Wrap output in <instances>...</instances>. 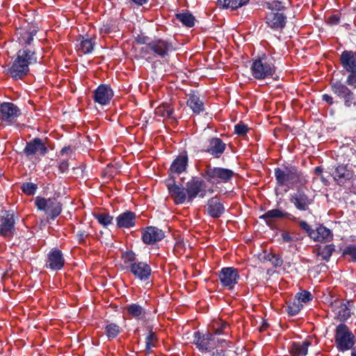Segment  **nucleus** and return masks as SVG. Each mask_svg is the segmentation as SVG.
Listing matches in <instances>:
<instances>
[{
    "label": "nucleus",
    "mask_w": 356,
    "mask_h": 356,
    "mask_svg": "<svg viewBox=\"0 0 356 356\" xmlns=\"http://www.w3.org/2000/svg\"><path fill=\"white\" fill-rule=\"evenodd\" d=\"M36 62L35 49L22 48L17 51L6 73L15 80L22 79L29 74V65Z\"/></svg>",
    "instance_id": "obj_1"
},
{
    "label": "nucleus",
    "mask_w": 356,
    "mask_h": 356,
    "mask_svg": "<svg viewBox=\"0 0 356 356\" xmlns=\"http://www.w3.org/2000/svg\"><path fill=\"white\" fill-rule=\"evenodd\" d=\"M275 177L280 186H286L289 188L300 187L308 182L304 173L294 165H283L275 169Z\"/></svg>",
    "instance_id": "obj_2"
},
{
    "label": "nucleus",
    "mask_w": 356,
    "mask_h": 356,
    "mask_svg": "<svg viewBox=\"0 0 356 356\" xmlns=\"http://www.w3.org/2000/svg\"><path fill=\"white\" fill-rule=\"evenodd\" d=\"M122 259L126 269L131 272L136 279L141 281L149 279L152 274L150 266L146 262L139 261L133 251H127L122 253Z\"/></svg>",
    "instance_id": "obj_3"
},
{
    "label": "nucleus",
    "mask_w": 356,
    "mask_h": 356,
    "mask_svg": "<svg viewBox=\"0 0 356 356\" xmlns=\"http://www.w3.org/2000/svg\"><path fill=\"white\" fill-rule=\"evenodd\" d=\"M193 343L200 351L207 353L216 348L229 347L232 343L226 339L215 337L211 332L202 333L197 331L194 332Z\"/></svg>",
    "instance_id": "obj_4"
},
{
    "label": "nucleus",
    "mask_w": 356,
    "mask_h": 356,
    "mask_svg": "<svg viewBox=\"0 0 356 356\" xmlns=\"http://www.w3.org/2000/svg\"><path fill=\"white\" fill-rule=\"evenodd\" d=\"M250 70L253 77L261 80L271 77L275 73L276 67L273 58L264 54L253 60Z\"/></svg>",
    "instance_id": "obj_5"
},
{
    "label": "nucleus",
    "mask_w": 356,
    "mask_h": 356,
    "mask_svg": "<svg viewBox=\"0 0 356 356\" xmlns=\"http://www.w3.org/2000/svg\"><path fill=\"white\" fill-rule=\"evenodd\" d=\"M174 50L175 48L170 41L163 38H155L146 43V45L141 49V53L145 56L153 54L154 57L164 58Z\"/></svg>",
    "instance_id": "obj_6"
},
{
    "label": "nucleus",
    "mask_w": 356,
    "mask_h": 356,
    "mask_svg": "<svg viewBox=\"0 0 356 356\" xmlns=\"http://www.w3.org/2000/svg\"><path fill=\"white\" fill-rule=\"evenodd\" d=\"M330 86L332 92L343 104L345 107L356 106V95L348 87V85L346 83L332 80Z\"/></svg>",
    "instance_id": "obj_7"
},
{
    "label": "nucleus",
    "mask_w": 356,
    "mask_h": 356,
    "mask_svg": "<svg viewBox=\"0 0 356 356\" xmlns=\"http://www.w3.org/2000/svg\"><path fill=\"white\" fill-rule=\"evenodd\" d=\"M340 64L348 73L346 83L353 89H356V52L345 50L340 56Z\"/></svg>",
    "instance_id": "obj_8"
},
{
    "label": "nucleus",
    "mask_w": 356,
    "mask_h": 356,
    "mask_svg": "<svg viewBox=\"0 0 356 356\" xmlns=\"http://www.w3.org/2000/svg\"><path fill=\"white\" fill-rule=\"evenodd\" d=\"M334 341L337 350L340 352H344L354 346L355 337L346 325L341 323L336 327Z\"/></svg>",
    "instance_id": "obj_9"
},
{
    "label": "nucleus",
    "mask_w": 356,
    "mask_h": 356,
    "mask_svg": "<svg viewBox=\"0 0 356 356\" xmlns=\"http://www.w3.org/2000/svg\"><path fill=\"white\" fill-rule=\"evenodd\" d=\"M186 191L187 193L188 202H192L197 196L203 198L207 193L211 194L213 193L212 188L206 189L205 181L198 177H193L186 184Z\"/></svg>",
    "instance_id": "obj_10"
},
{
    "label": "nucleus",
    "mask_w": 356,
    "mask_h": 356,
    "mask_svg": "<svg viewBox=\"0 0 356 356\" xmlns=\"http://www.w3.org/2000/svg\"><path fill=\"white\" fill-rule=\"evenodd\" d=\"M34 202L37 209L44 211L51 220H54L62 211V204L56 198L47 199L37 196Z\"/></svg>",
    "instance_id": "obj_11"
},
{
    "label": "nucleus",
    "mask_w": 356,
    "mask_h": 356,
    "mask_svg": "<svg viewBox=\"0 0 356 356\" xmlns=\"http://www.w3.org/2000/svg\"><path fill=\"white\" fill-rule=\"evenodd\" d=\"M234 175V172L232 170L211 165H207L202 174L206 180L212 184L227 182Z\"/></svg>",
    "instance_id": "obj_12"
},
{
    "label": "nucleus",
    "mask_w": 356,
    "mask_h": 356,
    "mask_svg": "<svg viewBox=\"0 0 356 356\" xmlns=\"http://www.w3.org/2000/svg\"><path fill=\"white\" fill-rule=\"evenodd\" d=\"M16 233L15 215L10 211H4L0 215V236L11 239Z\"/></svg>",
    "instance_id": "obj_13"
},
{
    "label": "nucleus",
    "mask_w": 356,
    "mask_h": 356,
    "mask_svg": "<svg viewBox=\"0 0 356 356\" xmlns=\"http://www.w3.org/2000/svg\"><path fill=\"white\" fill-rule=\"evenodd\" d=\"M330 175L337 184L341 186L351 182L355 177L352 166L343 164L338 165L333 168Z\"/></svg>",
    "instance_id": "obj_14"
},
{
    "label": "nucleus",
    "mask_w": 356,
    "mask_h": 356,
    "mask_svg": "<svg viewBox=\"0 0 356 356\" xmlns=\"http://www.w3.org/2000/svg\"><path fill=\"white\" fill-rule=\"evenodd\" d=\"M218 278L221 285L230 290L234 289L238 283L240 275L236 268L234 267H225L219 271Z\"/></svg>",
    "instance_id": "obj_15"
},
{
    "label": "nucleus",
    "mask_w": 356,
    "mask_h": 356,
    "mask_svg": "<svg viewBox=\"0 0 356 356\" xmlns=\"http://www.w3.org/2000/svg\"><path fill=\"white\" fill-rule=\"evenodd\" d=\"M166 186L170 197L175 204H181L186 201L188 202L186 187L178 185L174 179H170L166 181Z\"/></svg>",
    "instance_id": "obj_16"
},
{
    "label": "nucleus",
    "mask_w": 356,
    "mask_h": 356,
    "mask_svg": "<svg viewBox=\"0 0 356 356\" xmlns=\"http://www.w3.org/2000/svg\"><path fill=\"white\" fill-rule=\"evenodd\" d=\"M290 202L298 210L305 211L309 210V206L314 202V200L305 193V190L299 188L291 195Z\"/></svg>",
    "instance_id": "obj_17"
},
{
    "label": "nucleus",
    "mask_w": 356,
    "mask_h": 356,
    "mask_svg": "<svg viewBox=\"0 0 356 356\" xmlns=\"http://www.w3.org/2000/svg\"><path fill=\"white\" fill-rule=\"evenodd\" d=\"M21 113V110L13 103L3 102L0 105V118L3 122L13 123Z\"/></svg>",
    "instance_id": "obj_18"
},
{
    "label": "nucleus",
    "mask_w": 356,
    "mask_h": 356,
    "mask_svg": "<svg viewBox=\"0 0 356 356\" xmlns=\"http://www.w3.org/2000/svg\"><path fill=\"white\" fill-rule=\"evenodd\" d=\"M348 305L349 302L341 299L335 300L332 302L330 308L334 313V318H337L341 321L348 319L351 314Z\"/></svg>",
    "instance_id": "obj_19"
},
{
    "label": "nucleus",
    "mask_w": 356,
    "mask_h": 356,
    "mask_svg": "<svg viewBox=\"0 0 356 356\" xmlns=\"http://www.w3.org/2000/svg\"><path fill=\"white\" fill-rule=\"evenodd\" d=\"M65 264V259L62 252L57 249H51L47 254L46 268L52 270H60Z\"/></svg>",
    "instance_id": "obj_20"
},
{
    "label": "nucleus",
    "mask_w": 356,
    "mask_h": 356,
    "mask_svg": "<svg viewBox=\"0 0 356 356\" xmlns=\"http://www.w3.org/2000/svg\"><path fill=\"white\" fill-rule=\"evenodd\" d=\"M113 97V90L109 86L105 84L99 85L94 91L93 94L95 102L102 106L109 104Z\"/></svg>",
    "instance_id": "obj_21"
},
{
    "label": "nucleus",
    "mask_w": 356,
    "mask_h": 356,
    "mask_svg": "<svg viewBox=\"0 0 356 356\" xmlns=\"http://www.w3.org/2000/svg\"><path fill=\"white\" fill-rule=\"evenodd\" d=\"M205 208L208 215L213 218H220L225 210L223 204L217 196L209 199Z\"/></svg>",
    "instance_id": "obj_22"
},
{
    "label": "nucleus",
    "mask_w": 356,
    "mask_h": 356,
    "mask_svg": "<svg viewBox=\"0 0 356 356\" xmlns=\"http://www.w3.org/2000/svg\"><path fill=\"white\" fill-rule=\"evenodd\" d=\"M165 236L164 232L155 227H147L143 232L142 239L147 245L154 244L161 241Z\"/></svg>",
    "instance_id": "obj_23"
},
{
    "label": "nucleus",
    "mask_w": 356,
    "mask_h": 356,
    "mask_svg": "<svg viewBox=\"0 0 356 356\" xmlns=\"http://www.w3.org/2000/svg\"><path fill=\"white\" fill-rule=\"evenodd\" d=\"M266 22L275 30H282L286 23V17L283 13L270 12L266 15Z\"/></svg>",
    "instance_id": "obj_24"
},
{
    "label": "nucleus",
    "mask_w": 356,
    "mask_h": 356,
    "mask_svg": "<svg viewBox=\"0 0 356 356\" xmlns=\"http://www.w3.org/2000/svg\"><path fill=\"white\" fill-rule=\"evenodd\" d=\"M37 30L35 29H24L19 28L17 30L16 35L17 40L23 48H29L34 49L31 47V42L33 40V37L36 35Z\"/></svg>",
    "instance_id": "obj_25"
},
{
    "label": "nucleus",
    "mask_w": 356,
    "mask_h": 356,
    "mask_svg": "<svg viewBox=\"0 0 356 356\" xmlns=\"http://www.w3.org/2000/svg\"><path fill=\"white\" fill-rule=\"evenodd\" d=\"M116 225L120 229H130L136 225V215L131 211H126L115 218Z\"/></svg>",
    "instance_id": "obj_26"
},
{
    "label": "nucleus",
    "mask_w": 356,
    "mask_h": 356,
    "mask_svg": "<svg viewBox=\"0 0 356 356\" xmlns=\"http://www.w3.org/2000/svg\"><path fill=\"white\" fill-rule=\"evenodd\" d=\"M47 147L40 138H36L28 143L24 149L26 156L34 155L38 153L44 155L47 153Z\"/></svg>",
    "instance_id": "obj_27"
},
{
    "label": "nucleus",
    "mask_w": 356,
    "mask_h": 356,
    "mask_svg": "<svg viewBox=\"0 0 356 356\" xmlns=\"http://www.w3.org/2000/svg\"><path fill=\"white\" fill-rule=\"evenodd\" d=\"M260 218L264 219L268 226L272 225L273 218H286L293 221L296 220V218L292 214L277 209L268 211L261 216Z\"/></svg>",
    "instance_id": "obj_28"
},
{
    "label": "nucleus",
    "mask_w": 356,
    "mask_h": 356,
    "mask_svg": "<svg viewBox=\"0 0 356 356\" xmlns=\"http://www.w3.org/2000/svg\"><path fill=\"white\" fill-rule=\"evenodd\" d=\"M226 144L218 138H213L209 140V145L205 152L211 154L214 158H220L225 152Z\"/></svg>",
    "instance_id": "obj_29"
},
{
    "label": "nucleus",
    "mask_w": 356,
    "mask_h": 356,
    "mask_svg": "<svg viewBox=\"0 0 356 356\" xmlns=\"http://www.w3.org/2000/svg\"><path fill=\"white\" fill-rule=\"evenodd\" d=\"M309 237L314 241L327 242L332 240L333 235L330 229L320 225L309 233Z\"/></svg>",
    "instance_id": "obj_30"
},
{
    "label": "nucleus",
    "mask_w": 356,
    "mask_h": 356,
    "mask_svg": "<svg viewBox=\"0 0 356 356\" xmlns=\"http://www.w3.org/2000/svg\"><path fill=\"white\" fill-rule=\"evenodd\" d=\"M188 161L186 152L179 154L172 163L170 168V172L179 175L184 172L188 165Z\"/></svg>",
    "instance_id": "obj_31"
},
{
    "label": "nucleus",
    "mask_w": 356,
    "mask_h": 356,
    "mask_svg": "<svg viewBox=\"0 0 356 356\" xmlns=\"http://www.w3.org/2000/svg\"><path fill=\"white\" fill-rule=\"evenodd\" d=\"M310 345L311 342L309 340H305L302 342H293L289 348V352L291 356H306Z\"/></svg>",
    "instance_id": "obj_32"
},
{
    "label": "nucleus",
    "mask_w": 356,
    "mask_h": 356,
    "mask_svg": "<svg viewBox=\"0 0 356 356\" xmlns=\"http://www.w3.org/2000/svg\"><path fill=\"white\" fill-rule=\"evenodd\" d=\"M186 104L195 114L200 113L204 109L203 102L200 100L199 96L194 92L188 95Z\"/></svg>",
    "instance_id": "obj_33"
},
{
    "label": "nucleus",
    "mask_w": 356,
    "mask_h": 356,
    "mask_svg": "<svg viewBox=\"0 0 356 356\" xmlns=\"http://www.w3.org/2000/svg\"><path fill=\"white\" fill-rule=\"evenodd\" d=\"M212 332L214 337L222 334H229L231 332L229 325L222 320L215 321L212 325Z\"/></svg>",
    "instance_id": "obj_34"
},
{
    "label": "nucleus",
    "mask_w": 356,
    "mask_h": 356,
    "mask_svg": "<svg viewBox=\"0 0 356 356\" xmlns=\"http://www.w3.org/2000/svg\"><path fill=\"white\" fill-rule=\"evenodd\" d=\"M126 309L128 314L135 318L143 319L146 316V311L140 305L138 304H131L127 306Z\"/></svg>",
    "instance_id": "obj_35"
},
{
    "label": "nucleus",
    "mask_w": 356,
    "mask_h": 356,
    "mask_svg": "<svg viewBox=\"0 0 356 356\" xmlns=\"http://www.w3.org/2000/svg\"><path fill=\"white\" fill-rule=\"evenodd\" d=\"M249 0H218V4L223 8L236 10L245 5Z\"/></svg>",
    "instance_id": "obj_36"
},
{
    "label": "nucleus",
    "mask_w": 356,
    "mask_h": 356,
    "mask_svg": "<svg viewBox=\"0 0 356 356\" xmlns=\"http://www.w3.org/2000/svg\"><path fill=\"white\" fill-rule=\"evenodd\" d=\"M176 19L187 27H193L195 25V19L189 12L177 13L175 15Z\"/></svg>",
    "instance_id": "obj_37"
},
{
    "label": "nucleus",
    "mask_w": 356,
    "mask_h": 356,
    "mask_svg": "<svg viewBox=\"0 0 356 356\" xmlns=\"http://www.w3.org/2000/svg\"><path fill=\"white\" fill-rule=\"evenodd\" d=\"M174 109L170 104H163L155 109V114L166 118H173Z\"/></svg>",
    "instance_id": "obj_38"
},
{
    "label": "nucleus",
    "mask_w": 356,
    "mask_h": 356,
    "mask_svg": "<svg viewBox=\"0 0 356 356\" xmlns=\"http://www.w3.org/2000/svg\"><path fill=\"white\" fill-rule=\"evenodd\" d=\"M158 343V338L155 332L149 330L145 338V351L147 353H152V348H155Z\"/></svg>",
    "instance_id": "obj_39"
},
{
    "label": "nucleus",
    "mask_w": 356,
    "mask_h": 356,
    "mask_svg": "<svg viewBox=\"0 0 356 356\" xmlns=\"http://www.w3.org/2000/svg\"><path fill=\"white\" fill-rule=\"evenodd\" d=\"M95 44V39L83 38L79 44V51H81L84 54H90L92 51Z\"/></svg>",
    "instance_id": "obj_40"
},
{
    "label": "nucleus",
    "mask_w": 356,
    "mask_h": 356,
    "mask_svg": "<svg viewBox=\"0 0 356 356\" xmlns=\"http://www.w3.org/2000/svg\"><path fill=\"white\" fill-rule=\"evenodd\" d=\"M120 327L115 323H109L105 327V333L109 339L115 338L120 332Z\"/></svg>",
    "instance_id": "obj_41"
},
{
    "label": "nucleus",
    "mask_w": 356,
    "mask_h": 356,
    "mask_svg": "<svg viewBox=\"0 0 356 356\" xmlns=\"http://www.w3.org/2000/svg\"><path fill=\"white\" fill-rule=\"evenodd\" d=\"M95 219L104 227H107L113 222V217L108 213H98L94 214Z\"/></svg>",
    "instance_id": "obj_42"
},
{
    "label": "nucleus",
    "mask_w": 356,
    "mask_h": 356,
    "mask_svg": "<svg viewBox=\"0 0 356 356\" xmlns=\"http://www.w3.org/2000/svg\"><path fill=\"white\" fill-rule=\"evenodd\" d=\"M334 251V245L332 244L326 245L322 248H320L318 255L321 257L323 260L328 261Z\"/></svg>",
    "instance_id": "obj_43"
},
{
    "label": "nucleus",
    "mask_w": 356,
    "mask_h": 356,
    "mask_svg": "<svg viewBox=\"0 0 356 356\" xmlns=\"http://www.w3.org/2000/svg\"><path fill=\"white\" fill-rule=\"evenodd\" d=\"M302 308V304L295 300L293 302H289L287 305V311L289 315H296Z\"/></svg>",
    "instance_id": "obj_44"
},
{
    "label": "nucleus",
    "mask_w": 356,
    "mask_h": 356,
    "mask_svg": "<svg viewBox=\"0 0 356 356\" xmlns=\"http://www.w3.org/2000/svg\"><path fill=\"white\" fill-rule=\"evenodd\" d=\"M38 189V185L31 182L24 183L21 186L22 192L27 195H33Z\"/></svg>",
    "instance_id": "obj_45"
},
{
    "label": "nucleus",
    "mask_w": 356,
    "mask_h": 356,
    "mask_svg": "<svg viewBox=\"0 0 356 356\" xmlns=\"http://www.w3.org/2000/svg\"><path fill=\"white\" fill-rule=\"evenodd\" d=\"M267 7L270 12H278L282 13V11L284 10L285 7L281 1H272L270 2L267 3Z\"/></svg>",
    "instance_id": "obj_46"
},
{
    "label": "nucleus",
    "mask_w": 356,
    "mask_h": 356,
    "mask_svg": "<svg viewBox=\"0 0 356 356\" xmlns=\"http://www.w3.org/2000/svg\"><path fill=\"white\" fill-rule=\"evenodd\" d=\"M265 259L271 262V264L275 266H281L283 264V261L281 257L274 253H268L265 256Z\"/></svg>",
    "instance_id": "obj_47"
},
{
    "label": "nucleus",
    "mask_w": 356,
    "mask_h": 356,
    "mask_svg": "<svg viewBox=\"0 0 356 356\" xmlns=\"http://www.w3.org/2000/svg\"><path fill=\"white\" fill-rule=\"evenodd\" d=\"M296 298V300L298 301H300L301 304L302 302L306 303L312 300V294L310 292L307 291H304L301 293H297Z\"/></svg>",
    "instance_id": "obj_48"
},
{
    "label": "nucleus",
    "mask_w": 356,
    "mask_h": 356,
    "mask_svg": "<svg viewBox=\"0 0 356 356\" xmlns=\"http://www.w3.org/2000/svg\"><path fill=\"white\" fill-rule=\"evenodd\" d=\"M343 255H348L353 261H356V245H349L343 250Z\"/></svg>",
    "instance_id": "obj_49"
},
{
    "label": "nucleus",
    "mask_w": 356,
    "mask_h": 356,
    "mask_svg": "<svg viewBox=\"0 0 356 356\" xmlns=\"http://www.w3.org/2000/svg\"><path fill=\"white\" fill-rule=\"evenodd\" d=\"M248 131V126L245 124L244 123H238L236 124L234 127V132L237 135L239 136H244L247 134Z\"/></svg>",
    "instance_id": "obj_50"
},
{
    "label": "nucleus",
    "mask_w": 356,
    "mask_h": 356,
    "mask_svg": "<svg viewBox=\"0 0 356 356\" xmlns=\"http://www.w3.org/2000/svg\"><path fill=\"white\" fill-rule=\"evenodd\" d=\"M299 226L309 236V233H311L313 231V229L311 228L310 225L306 221L300 220V221H299Z\"/></svg>",
    "instance_id": "obj_51"
},
{
    "label": "nucleus",
    "mask_w": 356,
    "mask_h": 356,
    "mask_svg": "<svg viewBox=\"0 0 356 356\" xmlns=\"http://www.w3.org/2000/svg\"><path fill=\"white\" fill-rule=\"evenodd\" d=\"M88 236V234L84 230H79L76 234L77 240L79 243H85L86 238Z\"/></svg>",
    "instance_id": "obj_52"
},
{
    "label": "nucleus",
    "mask_w": 356,
    "mask_h": 356,
    "mask_svg": "<svg viewBox=\"0 0 356 356\" xmlns=\"http://www.w3.org/2000/svg\"><path fill=\"white\" fill-rule=\"evenodd\" d=\"M281 238L284 243H291L295 241L294 237H293L291 234L287 232H283L281 234Z\"/></svg>",
    "instance_id": "obj_53"
},
{
    "label": "nucleus",
    "mask_w": 356,
    "mask_h": 356,
    "mask_svg": "<svg viewBox=\"0 0 356 356\" xmlns=\"http://www.w3.org/2000/svg\"><path fill=\"white\" fill-rule=\"evenodd\" d=\"M340 22V17L339 15H332L327 19V22L330 25H336Z\"/></svg>",
    "instance_id": "obj_54"
},
{
    "label": "nucleus",
    "mask_w": 356,
    "mask_h": 356,
    "mask_svg": "<svg viewBox=\"0 0 356 356\" xmlns=\"http://www.w3.org/2000/svg\"><path fill=\"white\" fill-rule=\"evenodd\" d=\"M69 168L68 161L66 160L62 161L58 164V170L61 173H64L67 171Z\"/></svg>",
    "instance_id": "obj_55"
},
{
    "label": "nucleus",
    "mask_w": 356,
    "mask_h": 356,
    "mask_svg": "<svg viewBox=\"0 0 356 356\" xmlns=\"http://www.w3.org/2000/svg\"><path fill=\"white\" fill-rule=\"evenodd\" d=\"M322 99L327 103L329 105H332L334 103V98L332 96L328 94H324L322 95Z\"/></svg>",
    "instance_id": "obj_56"
},
{
    "label": "nucleus",
    "mask_w": 356,
    "mask_h": 356,
    "mask_svg": "<svg viewBox=\"0 0 356 356\" xmlns=\"http://www.w3.org/2000/svg\"><path fill=\"white\" fill-rule=\"evenodd\" d=\"M216 351L212 353L211 356H225L223 348H216Z\"/></svg>",
    "instance_id": "obj_57"
},
{
    "label": "nucleus",
    "mask_w": 356,
    "mask_h": 356,
    "mask_svg": "<svg viewBox=\"0 0 356 356\" xmlns=\"http://www.w3.org/2000/svg\"><path fill=\"white\" fill-rule=\"evenodd\" d=\"M110 32H111V26L108 24H105L100 29L101 33L107 34V33H109Z\"/></svg>",
    "instance_id": "obj_58"
},
{
    "label": "nucleus",
    "mask_w": 356,
    "mask_h": 356,
    "mask_svg": "<svg viewBox=\"0 0 356 356\" xmlns=\"http://www.w3.org/2000/svg\"><path fill=\"white\" fill-rule=\"evenodd\" d=\"M129 2L134 3L136 6H143L148 0H128Z\"/></svg>",
    "instance_id": "obj_59"
},
{
    "label": "nucleus",
    "mask_w": 356,
    "mask_h": 356,
    "mask_svg": "<svg viewBox=\"0 0 356 356\" xmlns=\"http://www.w3.org/2000/svg\"><path fill=\"white\" fill-rule=\"evenodd\" d=\"M315 175L318 176H321L323 173V168L321 166H317L314 169Z\"/></svg>",
    "instance_id": "obj_60"
},
{
    "label": "nucleus",
    "mask_w": 356,
    "mask_h": 356,
    "mask_svg": "<svg viewBox=\"0 0 356 356\" xmlns=\"http://www.w3.org/2000/svg\"><path fill=\"white\" fill-rule=\"evenodd\" d=\"M72 149L70 147H65L60 151V154L64 155L65 154H68V152H71Z\"/></svg>",
    "instance_id": "obj_61"
},
{
    "label": "nucleus",
    "mask_w": 356,
    "mask_h": 356,
    "mask_svg": "<svg viewBox=\"0 0 356 356\" xmlns=\"http://www.w3.org/2000/svg\"><path fill=\"white\" fill-rule=\"evenodd\" d=\"M351 356H356V347L352 350Z\"/></svg>",
    "instance_id": "obj_62"
}]
</instances>
